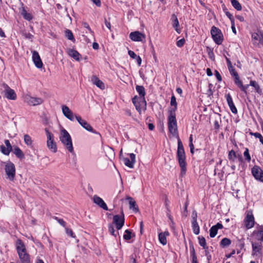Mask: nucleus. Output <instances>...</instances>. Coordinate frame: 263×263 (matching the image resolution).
I'll list each match as a JSON object with an SVG mask.
<instances>
[{"instance_id": "1a4fd4ad", "label": "nucleus", "mask_w": 263, "mask_h": 263, "mask_svg": "<svg viewBox=\"0 0 263 263\" xmlns=\"http://www.w3.org/2000/svg\"><path fill=\"white\" fill-rule=\"evenodd\" d=\"M121 215H116L113 216L112 222L115 224L117 230H120L124 224V215L122 210Z\"/></svg>"}, {"instance_id": "4468645a", "label": "nucleus", "mask_w": 263, "mask_h": 263, "mask_svg": "<svg viewBox=\"0 0 263 263\" xmlns=\"http://www.w3.org/2000/svg\"><path fill=\"white\" fill-rule=\"evenodd\" d=\"M3 87L6 98L10 100H15L16 99V95L14 90L10 88L6 84L3 83Z\"/></svg>"}, {"instance_id": "69168bd1", "label": "nucleus", "mask_w": 263, "mask_h": 263, "mask_svg": "<svg viewBox=\"0 0 263 263\" xmlns=\"http://www.w3.org/2000/svg\"><path fill=\"white\" fill-rule=\"evenodd\" d=\"M135 60H136L138 66H140L142 62L141 58L139 55H138V57L135 59Z\"/></svg>"}, {"instance_id": "473e14b6", "label": "nucleus", "mask_w": 263, "mask_h": 263, "mask_svg": "<svg viewBox=\"0 0 263 263\" xmlns=\"http://www.w3.org/2000/svg\"><path fill=\"white\" fill-rule=\"evenodd\" d=\"M232 6L237 11H240L242 9L241 4L237 0H232L231 1Z\"/></svg>"}, {"instance_id": "dca6fc26", "label": "nucleus", "mask_w": 263, "mask_h": 263, "mask_svg": "<svg viewBox=\"0 0 263 263\" xmlns=\"http://www.w3.org/2000/svg\"><path fill=\"white\" fill-rule=\"evenodd\" d=\"M130 160L127 158H123V161L124 164L129 168H133L134 167V164L136 162V156L134 154L131 153L129 154Z\"/></svg>"}, {"instance_id": "39448f33", "label": "nucleus", "mask_w": 263, "mask_h": 263, "mask_svg": "<svg viewBox=\"0 0 263 263\" xmlns=\"http://www.w3.org/2000/svg\"><path fill=\"white\" fill-rule=\"evenodd\" d=\"M45 131L47 136V147L52 152L55 153L57 151V147L55 142L54 140V136L51 133L48 128H46Z\"/></svg>"}, {"instance_id": "f3484780", "label": "nucleus", "mask_w": 263, "mask_h": 263, "mask_svg": "<svg viewBox=\"0 0 263 263\" xmlns=\"http://www.w3.org/2000/svg\"><path fill=\"white\" fill-rule=\"evenodd\" d=\"M62 112L64 116L70 121H73L75 116L74 115L72 111L69 108V107L66 105H63L62 106Z\"/></svg>"}, {"instance_id": "4be33fe9", "label": "nucleus", "mask_w": 263, "mask_h": 263, "mask_svg": "<svg viewBox=\"0 0 263 263\" xmlns=\"http://www.w3.org/2000/svg\"><path fill=\"white\" fill-rule=\"evenodd\" d=\"M171 21L172 22V26H173V28L175 29V30L178 33H180L181 30L180 28H179V21H178L177 16L175 14H173L172 15Z\"/></svg>"}, {"instance_id": "a878e982", "label": "nucleus", "mask_w": 263, "mask_h": 263, "mask_svg": "<svg viewBox=\"0 0 263 263\" xmlns=\"http://www.w3.org/2000/svg\"><path fill=\"white\" fill-rule=\"evenodd\" d=\"M126 199L128 201L129 204V209H132L135 212L138 211V208L137 206L136 201L131 197H127Z\"/></svg>"}, {"instance_id": "a211bd4d", "label": "nucleus", "mask_w": 263, "mask_h": 263, "mask_svg": "<svg viewBox=\"0 0 263 263\" xmlns=\"http://www.w3.org/2000/svg\"><path fill=\"white\" fill-rule=\"evenodd\" d=\"M32 60L37 68H41L42 67L43 63L39 53L36 51H32Z\"/></svg>"}, {"instance_id": "9d476101", "label": "nucleus", "mask_w": 263, "mask_h": 263, "mask_svg": "<svg viewBox=\"0 0 263 263\" xmlns=\"http://www.w3.org/2000/svg\"><path fill=\"white\" fill-rule=\"evenodd\" d=\"M245 227L247 229L253 228L254 226L255 220L253 213L251 211H248L243 220Z\"/></svg>"}, {"instance_id": "58836bf2", "label": "nucleus", "mask_w": 263, "mask_h": 263, "mask_svg": "<svg viewBox=\"0 0 263 263\" xmlns=\"http://www.w3.org/2000/svg\"><path fill=\"white\" fill-rule=\"evenodd\" d=\"M198 238L199 245L202 247L203 249H207L208 247H206V240L204 237L203 236H199Z\"/></svg>"}, {"instance_id": "72a5a7b5", "label": "nucleus", "mask_w": 263, "mask_h": 263, "mask_svg": "<svg viewBox=\"0 0 263 263\" xmlns=\"http://www.w3.org/2000/svg\"><path fill=\"white\" fill-rule=\"evenodd\" d=\"M192 224L193 230L194 234H195L196 235H198L199 233L200 229L199 226L197 223V221H192Z\"/></svg>"}, {"instance_id": "412c9836", "label": "nucleus", "mask_w": 263, "mask_h": 263, "mask_svg": "<svg viewBox=\"0 0 263 263\" xmlns=\"http://www.w3.org/2000/svg\"><path fill=\"white\" fill-rule=\"evenodd\" d=\"M227 101L228 104V105L231 110V111L234 114H236L237 112V110L236 107L234 105V104L233 102L232 98L230 93H228L226 96Z\"/></svg>"}, {"instance_id": "8fccbe9b", "label": "nucleus", "mask_w": 263, "mask_h": 263, "mask_svg": "<svg viewBox=\"0 0 263 263\" xmlns=\"http://www.w3.org/2000/svg\"><path fill=\"white\" fill-rule=\"evenodd\" d=\"M228 69L232 76H237L238 74L233 66H229Z\"/></svg>"}, {"instance_id": "ddd939ff", "label": "nucleus", "mask_w": 263, "mask_h": 263, "mask_svg": "<svg viewBox=\"0 0 263 263\" xmlns=\"http://www.w3.org/2000/svg\"><path fill=\"white\" fill-rule=\"evenodd\" d=\"M252 174L257 180L263 182V171L258 166L255 165L252 168Z\"/></svg>"}, {"instance_id": "a19ab883", "label": "nucleus", "mask_w": 263, "mask_h": 263, "mask_svg": "<svg viewBox=\"0 0 263 263\" xmlns=\"http://www.w3.org/2000/svg\"><path fill=\"white\" fill-rule=\"evenodd\" d=\"M132 233L130 230H126L125 231V233L123 235V238L125 240H128L132 238Z\"/></svg>"}, {"instance_id": "aec40b11", "label": "nucleus", "mask_w": 263, "mask_h": 263, "mask_svg": "<svg viewBox=\"0 0 263 263\" xmlns=\"http://www.w3.org/2000/svg\"><path fill=\"white\" fill-rule=\"evenodd\" d=\"M223 228V226L220 223H217L216 225L212 226L210 229V236L211 238L214 237L217 233L218 229Z\"/></svg>"}, {"instance_id": "774afa93", "label": "nucleus", "mask_w": 263, "mask_h": 263, "mask_svg": "<svg viewBox=\"0 0 263 263\" xmlns=\"http://www.w3.org/2000/svg\"><path fill=\"white\" fill-rule=\"evenodd\" d=\"M205 250V256L207 257V259L209 261L211 259V255L209 254V252L206 250V249Z\"/></svg>"}, {"instance_id": "3c124183", "label": "nucleus", "mask_w": 263, "mask_h": 263, "mask_svg": "<svg viewBox=\"0 0 263 263\" xmlns=\"http://www.w3.org/2000/svg\"><path fill=\"white\" fill-rule=\"evenodd\" d=\"M66 234L72 238H74L76 236L71 229H69L68 228H65Z\"/></svg>"}, {"instance_id": "49530a36", "label": "nucleus", "mask_w": 263, "mask_h": 263, "mask_svg": "<svg viewBox=\"0 0 263 263\" xmlns=\"http://www.w3.org/2000/svg\"><path fill=\"white\" fill-rule=\"evenodd\" d=\"M243 156L247 162H249L251 161V158L249 154V149L248 148H245V151L243 153Z\"/></svg>"}, {"instance_id": "0eeeda50", "label": "nucleus", "mask_w": 263, "mask_h": 263, "mask_svg": "<svg viewBox=\"0 0 263 263\" xmlns=\"http://www.w3.org/2000/svg\"><path fill=\"white\" fill-rule=\"evenodd\" d=\"M211 34L214 42L217 45L221 44L223 41V35L220 29L213 26L211 28Z\"/></svg>"}, {"instance_id": "603ef678", "label": "nucleus", "mask_w": 263, "mask_h": 263, "mask_svg": "<svg viewBox=\"0 0 263 263\" xmlns=\"http://www.w3.org/2000/svg\"><path fill=\"white\" fill-rule=\"evenodd\" d=\"M223 11L224 12L226 15H227V16L230 19V20H232V18H233V16L232 14H231L227 10V9L226 8V7L224 6L223 8Z\"/></svg>"}, {"instance_id": "680f3d73", "label": "nucleus", "mask_w": 263, "mask_h": 263, "mask_svg": "<svg viewBox=\"0 0 263 263\" xmlns=\"http://www.w3.org/2000/svg\"><path fill=\"white\" fill-rule=\"evenodd\" d=\"M25 37L26 38V39H32V38L33 37V35H32L29 32H26L24 34Z\"/></svg>"}, {"instance_id": "5701e85b", "label": "nucleus", "mask_w": 263, "mask_h": 263, "mask_svg": "<svg viewBox=\"0 0 263 263\" xmlns=\"http://www.w3.org/2000/svg\"><path fill=\"white\" fill-rule=\"evenodd\" d=\"M252 254L257 255V253H260L262 246L260 243L256 242H252Z\"/></svg>"}, {"instance_id": "ea45409f", "label": "nucleus", "mask_w": 263, "mask_h": 263, "mask_svg": "<svg viewBox=\"0 0 263 263\" xmlns=\"http://www.w3.org/2000/svg\"><path fill=\"white\" fill-rule=\"evenodd\" d=\"M258 239L260 241H263V227L261 226L260 230L256 232Z\"/></svg>"}, {"instance_id": "052dcab7", "label": "nucleus", "mask_w": 263, "mask_h": 263, "mask_svg": "<svg viewBox=\"0 0 263 263\" xmlns=\"http://www.w3.org/2000/svg\"><path fill=\"white\" fill-rule=\"evenodd\" d=\"M5 144L7 148H9V149L12 151V146L8 140H5Z\"/></svg>"}, {"instance_id": "f8f14e48", "label": "nucleus", "mask_w": 263, "mask_h": 263, "mask_svg": "<svg viewBox=\"0 0 263 263\" xmlns=\"http://www.w3.org/2000/svg\"><path fill=\"white\" fill-rule=\"evenodd\" d=\"M75 118L79 123L86 130L96 134H99L97 132L93 129L91 126L87 122L84 120H83L81 117L76 115Z\"/></svg>"}, {"instance_id": "393cba45", "label": "nucleus", "mask_w": 263, "mask_h": 263, "mask_svg": "<svg viewBox=\"0 0 263 263\" xmlns=\"http://www.w3.org/2000/svg\"><path fill=\"white\" fill-rule=\"evenodd\" d=\"M68 54L75 60L77 61H79L80 60L81 55L77 50L73 49H69L68 51Z\"/></svg>"}, {"instance_id": "c03bdc74", "label": "nucleus", "mask_w": 263, "mask_h": 263, "mask_svg": "<svg viewBox=\"0 0 263 263\" xmlns=\"http://www.w3.org/2000/svg\"><path fill=\"white\" fill-rule=\"evenodd\" d=\"M65 36L69 40H71V41L74 40V37H73V33L71 32V31L69 29H67L65 31Z\"/></svg>"}, {"instance_id": "5fc2aeb1", "label": "nucleus", "mask_w": 263, "mask_h": 263, "mask_svg": "<svg viewBox=\"0 0 263 263\" xmlns=\"http://www.w3.org/2000/svg\"><path fill=\"white\" fill-rule=\"evenodd\" d=\"M184 43H185V40L184 39H182L177 42L176 45L178 47H181L183 46Z\"/></svg>"}, {"instance_id": "bf43d9fd", "label": "nucleus", "mask_w": 263, "mask_h": 263, "mask_svg": "<svg viewBox=\"0 0 263 263\" xmlns=\"http://www.w3.org/2000/svg\"><path fill=\"white\" fill-rule=\"evenodd\" d=\"M192 221H197V213L196 211H193L192 214Z\"/></svg>"}, {"instance_id": "bb28decb", "label": "nucleus", "mask_w": 263, "mask_h": 263, "mask_svg": "<svg viewBox=\"0 0 263 263\" xmlns=\"http://www.w3.org/2000/svg\"><path fill=\"white\" fill-rule=\"evenodd\" d=\"M21 15L23 16V18L27 21H31L33 17L31 13L28 12L24 8H22V10L21 11Z\"/></svg>"}, {"instance_id": "4d7b16f0", "label": "nucleus", "mask_w": 263, "mask_h": 263, "mask_svg": "<svg viewBox=\"0 0 263 263\" xmlns=\"http://www.w3.org/2000/svg\"><path fill=\"white\" fill-rule=\"evenodd\" d=\"M215 75L218 82H221L222 81V77L217 70H215Z\"/></svg>"}, {"instance_id": "f03ea898", "label": "nucleus", "mask_w": 263, "mask_h": 263, "mask_svg": "<svg viewBox=\"0 0 263 263\" xmlns=\"http://www.w3.org/2000/svg\"><path fill=\"white\" fill-rule=\"evenodd\" d=\"M16 249L19 257V260L16 263H31L30 256L27 252L26 247L22 240H17Z\"/></svg>"}, {"instance_id": "6e6d98bb", "label": "nucleus", "mask_w": 263, "mask_h": 263, "mask_svg": "<svg viewBox=\"0 0 263 263\" xmlns=\"http://www.w3.org/2000/svg\"><path fill=\"white\" fill-rule=\"evenodd\" d=\"M128 53L130 57L133 59H135L138 57V55L133 51L132 50H129L128 51Z\"/></svg>"}, {"instance_id": "7ed1b4c3", "label": "nucleus", "mask_w": 263, "mask_h": 263, "mask_svg": "<svg viewBox=\"0 0 263 263\" xmlns=\"http://www.w3.org/2000/svg\"><path fill=\"white\" fill-rule=\"evenodd\" d=\"M60 140L64 146H66V148L69 152L72 153L73 152V148L70 135L68 132L64 128L61 130Z\"/></svg>"}, {"instance_id": "338daca9", "label": "nucleus", "mask_w": 263, "mask_h": 263, "mask_svg": "<svg viewBox=\"0 0 263 263\" xmlns=\"http://www.w3.org/2000/svg\"><path fill=\"white\" fill-rule=\"evenodd\" d=\"M214 127L215 129H218L219 128V124L218 120H215L214 123Z\"/></svg>"}, {"instance_id": "09e8293b", "label": "nucleus", "mask_w": 263, "mask_h": 263, "mask_svg": "<svg viewBox=\"0 0 263 263\" xmlns=\"http://www.w3.org/2000/svg\"><path fill=\"white\" fill-rule=\"evenodd\" d=\"M236 157V153L234 150H231V151L229 152L228 158L230 160L234 161Z\"/></svg>"}, {"instance_id": "6e6552de", "label": "nucleus", "mask_w": 263, "mask_h": 263, "mask_svg": "<svg viewBox=\"0 0 263 263\" xmlns=\"http://www.w3.org/2000/svg\"><path fill=\"white\" fill-rule=\"evenodd\" d=\"M5 171L8 178L10 180L13 181L15 176V167L14 164L12 162L8 161L6 163Z\"/></svg>"}, {"instance_id": "864d4df0", "label": "nucleus", "mask_w": 263, "mask_h": 263, "mask_svg": "<svg viewBox=\"0 0 263 263\" xmlns=\"http://www.w3.org/2000/svg\"><path fill=\"white\" fill-rule=\"evenodd\" d=\"M108 231L112 235L115 237L116 236V235L115 233V229L114 226L112 224H110L108 225Z\"/></svg>"}, {"instance_id": "0e129e2a", "label": "nucleus", "mask_w": 263, "mask_h": 263, "mask_svg": "<svg viewBox=\"0 0 263 263\" xmlns=\"http://www.w3.org/2000/svg\"><path fill=\"white\" fill-rule=\"evenodd\" d=\"M91 1L96 5L97 6H101V3L100 0H91Z\"/></svg>"}, {"instance_id": "e2e57ef3", "label": "nucleus", "mask_w": 263, "mask_h": 263, "mask_svg": "<svg viewBox=\"0 0 263 263\" xmlns=\"http://www.w3.org/2000/svg\"><path fill=\"white\" fill-rule=\"evenodd\" d=\"M59 223L64 228H66V222L62 219L58 220Z\"/></svg>"}, {"instance_id": "13d9d810", "label": "nucleus", "mask_w": 263, "mask_h": 263, "mask_svg": "<svg viewBox=\"0 0 263 263\" xmlns=\"http://www.w3.org/2000/svg\"><path fill=\"white\" fill-rule=\"evenodd\" d=\"M249 86H250V84L246 85H243V87H239V88H240L241 91L245 93L246 95H247V89L248 88Z\"/></svg>"}, {"instance_id": "2eb2a0df", "label": "nucleus", "mask_w": 263, "mask_h": 263, "mask_svg": "<svg viewBox=\"0 0 263 263\" xmlns=\"http://www.w3.org/2000/svg\"><path fill=\"white\" fill-rule=\"evenodd\" d=\"M129 38L135 42H143L145 35L139 31H134L129 34Z\"/></svg>"}, {"instance_id": "9b49d317", "label": "nucleus", "mask_w": 263, "mask_h": 263, "mask_svg": "<svg viewBox=\"0 0 263 263\" xmlns=\"http://www.w3.org/2000/svg\"><path fill=\"white\" fill-rule=\"evenodd\" d=\"M24 101L28 104L32 106L40 105L43 102V100L41 98L32 97L29 95L25 96Z\"/></svg>"}, {"instance_id": "20e7f679", "label": "nucleus", "mask_w": 263, "mask_h": 263, "mask_svg": "<svg viewBox=\"0 0 263 263\" xmlns=\"http://www.w3.org/2000/svg\"><path fill=\"white\" fill-rule=\"evenodd\" d=\"M168 128L171 133L176 134L177 133V125L176 119V114L174 112V110L169 111V115L168 117Z\"/></svg>"}, {"instance_id": "e433bc0d", "label": "nucleus", "mask_w": 263, "mask_h": 263, "mask_svg": "<svg viewBox=\"0 0 263 263\" xmlns=\"http://www.w3.org/2000/svg\"><path fill=\"white\" fill-rule=\"evenodd\" d=\"M24 140L26 144H27L29 146H32V140L31 137L29 135L27 134L25 135L24 136Z\"/></svg>"}, {"instance_id": "a18cd8bd", "label": "nucleus", "mask_w": 263, "mask_h": 263, "mask_svg": "<svg viewBox=\"0 0 263 263\" xmlns=\"http://www.w3.org/2000/svg\"><path fill=\"white\" fill-rule=\"evenodd\" d=\"M1 150L3 154L7 156L9 155L10 152L12 151L11 150L9 149V148H7V147H6L4 145H2L1 146Z\"/></svg>"}, {"instance_id": "cd10ccee", "label": "nucleus", "mask_w": 263, "mask_h": 263, "mask_svg": "<svg viewBox=\"0 0 263 263\" xmlns=\"http://www.w3.org/2000/svg\"><path fill=\"white\" fill-rule=\"evenodd\" d=\"M136 90L140 96V98H143L145 95V88L143 86L136 85Z\"/></svg>"}, {"instance_id": "c85d7f7f", "label": "nucleus", "mask_w": 263, "mask_h": 263, "mask_svg": "<svg viewBox=\"0 0 263 263\" xmlns=\"http://www.w3.org/2000/svg\"><path fill=\"white\" fill-rule=\"evenodd\" d=\"M13 152L17 158L20 159H22L24 158V155L22 151L18 147H14Z\"/></svg>"}, {"instance_id": "f704fd0d", "label": "nucleus", "mask_w": 263, "mask_h": 263, "mask_svg": "<svg viewBox=\"0 0 263 263\" xmlns=\"http://www.w3.org/2000/svg\"><path fill=\"white\" fill-rule=\"evenodd\" d=\"M231 243V241L230 239L227 238H223L220 243V246L222 248L229 246Z\"/></svg>"}, {"instance_id": "423d86ee", "label": "nucleus", "mask_w": 263, "mask_h": 263, "mask_svg": "<svg viewBox=\"0 0 263 263\" xmlns=\"http://www.w3.org/2000/svg\"><path fill=\"white\" fill-rule=\"evenodd\" d=\"M132 102L135 105L137 110L140 113L142 109H146V102L145 98H140L136 96L132 99Z\"/></svg>"}, {"instance_id": "37998d69", "label": "nucleus", "mask_w": 263, "mask_h": 263, "mask_svg": "<svg viewBox=\"0 0 263 263\" xmlns=\"http://www.w3.org/2000/svg\"><path fill=\"white\" fill-rule=\"evenodd\" d=\"M168 202H169V201H168L167 198L165 197V208L167 210L166 214H167V216H168V217L169 218V219L172 220L171 216L170 214V210L169 209Z\"/></svg>"}, {"instance_id": "b1692460", "label": "nucleus", "mask_w": 263, "mask_h": 263, "mask_svg": "<svg viewBox=\"0 0 263 263\" xmlns=\"http://www.w3.org/2000/svg\"><path fill=\"white\" fill-rule=\"evenodd\" d=\"M92 83L99 88L103 89L105 88L104 84L98 78L95 76H92L91 78Z\"/></svg>"}, {"instance_id": "c9c22d12", "label": "nucleus", "mask_w": 263, "mask_h": 263, "mask_svg": "<svg viewBox=\"0 0 263 263\" xmlns=\"http://www.w3.org/2000/svg\"><path fill=\"white\" fill-rule=\"evenodd\" d=\"M190 253L192 259H197L194 246L192 242L190 243Z\"/></svg>"}, {"instance_id": "f257e3e1", "label": "nucleus", "mask_w": 263, "mask_h": 263, "mask_svg": "<svg viewBox=\"0 0 263 263\" xmlns=\"http://www.w3.org/2000/svg\"><path fill=\"white\" fill-rule=\"evenodd\" d=\"M177 158L181 168L180 174L182 176H183L186 171V157L183 144L180 139H178Z\"/></svg>"}, {"instance_id": "79ce46f5", "label": "nucleus", "mask_w": 263, "mask_h": 263, "mask_svg": "<svg viewBox=\"0 0 263 263\" xmlns=\"http://www.w3.org/2000/svg\"><path fill=\"white\" fill-rule=\"evenodd\" d=\"M263 35V33L261 32L259 33H253L252 35V39L255 41H259L260 42V39H261V36Z\"/></svg>"}, {"instance_id": "4c0bfd02", "label": "nucleus", "mask_w": 263, "mask_h": 263, "mask_svg": "<svg viewBox=\"0 0 263 263\" xmlns=\"http://www.w3.org/2000/svg\"><path fill=\"white\" fill-rule=\"evenodd\" d=\"M158 238L160 242L163 245H165L167 243L166 237L165 236L164 234H162V232L160 233L158 235Z\"/></svg>"}, {"instance_id": "de8ad7c7", "label": "nucleus", "mask_w": 263, "mask_h": 263, "mask_svg": "<svg viewBox=\"0 0 263 263\" xmlns=\"http://www.w3.org/2000/svg\"><path fill=\"white\" fill-rule=\"evenodd\" d=\"M234 77L235 84L237 85L239 87H243V84L242 83V82L239 79L238 74L237 76H234Z\"/></svg>"}, {"instance_id": "2f4dec72", "label": "nucleus", "mask_w": 263, "mask_h": 263, "mask_svg": "<svg viewBox=\"0 0 263 263\" xmlns=\"http://www.w3.org/2000/svg\"><path fill=\"white\" fill-rule=\"evenodd\" d=\"M171 105L172 106H174V107L173 108H172L171 109H170V111L174 110V112L175 113L176 110H177V102H176V98H175V97L174 95H173L171 97Z\"/></svg>"}, {"instance_id": "6ab92c4d", "label": "nucleus", "mask_w": 263, "mask_h": 263, "mask_svg": "<svg viewBox=\"0 0 263 263\" xmlns=\"http://www.w3.org/2000/svg\"><path fill=\"white\" fill-rule=\"evenodd\" d=\"M93 201L99 206L102 208L103 210H108L106 204L104 202L103 200L97 195H94L93 197Z\"/></svg>"}, {"instance_id": "7c9ffc66", "label": "nucleus", "mask_w": 263, "mask_h": 263, "mask_svg": "<svg viewBox=\"0 0 263 263\" xmlns=\"http://www.w3.org/2000/svg\"><path fill=\"white\" fill-rule=\"evenodd\" d=\"M250 86H253L255 88L256 91L258 93H259L260 95L261 94V92H262L261 89H260L259 85L257 84V83L256 81L251 80L250 82Z\"/></svg>"}, {"instance_id": "c756f323", "label": "nucleus", "mask_w": 263, "mask_h": 263, "mask_svg": "<svg viewBox=\"0 0 263 263\" xmlns=\"http://www.w3.org/2000/svg\"><path fill=\"white\" fill-rule=\"evenodd\" d=\"M106 155L108 157L110 160H111L115 156V152L113 148L108 146L105 149Z\"/></svg>"}]
</instances>
